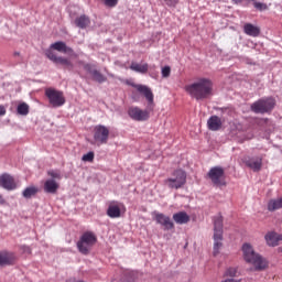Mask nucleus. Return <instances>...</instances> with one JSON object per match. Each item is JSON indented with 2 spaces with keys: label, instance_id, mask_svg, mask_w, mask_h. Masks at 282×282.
Masks as SVG:
<instances>
[{
  "label": "nucleus",
  "instance_id": "0eeeda50",
  "mask_svg": "<svg viewBox=\"0 0 282 282\" xmlns=\"http://www.w3.org/2000/svg\"><path fill=\"white\" fill-rule=\"evenodd\" d=\"M45 96L48 98V102L52 107H63V105H65V96H63V91L61 90L47 88Z\"/></svg>",
  "mask_w": 282,
  "mask_h": 282
},
{
  "label": "nucleus",
  "instance_id": "f704fd0d",
  "mask_svg": "<svg viewBox=\"0 0 282 282\" xmlns=\"http://www.w3.org/2000/svg\"><path fill=\"white\" fill-rule=\"evenodd\" d=\"M48 175H50V177H52V180H61L59 171L51 170V171H48Z\"/></svg>",
  "mask_w": 282,
  "mask_h": 282
},
{
  "label": "nucleus",
  "instance_id": "c85d7f7f",
  "mask_svg": "<svg viewBox=\"0 0 282 282\" xmlns=\"http://www.w3.org/2000/svg\"><path fill=\"white\" fill-rule=\"evenodd\" d=\"M282 208V197L276 199H271L268 204V210L271 213Z\"/></svg>",
  "mask_w": 282,
  "mask_h": 282
},
{
  "label": "nucleus",
  "instance_id": "9d476101",
  "mask_svg": "<svg viewBox=\"0 0 282 282\" xmlns=\"http://www.w3.org/2000/svg\"><path fill=\"white\" fill-rule=\"evenodd\" d=\"M132 87L139 91V94H142L144 98L148 100V109L149 111H153V91L151 88L144 85L140 84H133Z\"/></svg>",
  "mask_w": 282,
  "mask_h": 282
},
{
  "label": "nucleus",
  "instance_id": "412c9836",
  "mask_svg": "<svg viewBox=\"0 0 282 282\" xmlns=\"http://www.w3.org/2000/svg\"><path fill=\"white\" fill-rule=\"evenodd\" d=\"M173 219L175 224H178L180 226H184V224H188V221H191V216H188L186 212H178L173 215Z\"/></svg>",
  "mask_w": 282,
  "mask_h": 282
},
{
  "label": "nucleus",
  "instance_id": "4c0bfd02",
  "mask_svg": "<svg viewBox=\"0 0 282 282\" xmlns=\"http://www.w3.org/2000/svg\"><path fill=\"white\" fill-rule=\"evenodd\" d=\"M0 116H6V107L0 106Z\"/></svg>",
  "mask_w": 282,
  "mask_h": 282
},
{
  "label": "nucleus",
  "instance_id": "473e14b6",
  "mask_svg": "<svg viewBox=\"0 0 282 282\" xmlns=\"http://www.w3.org/2000/svg\"><path fill=\"white\" fill-rule=\"evenodd\" d=\"M95 154L94 152H88L83 155L82 160L83 162H94Z\"/></svg>",
  "mask_w": 282,
  "mask_h": 282
},
{
  "label": "nucleus",
  "instance_id": "39448f33",
  "mask_svg": "<svg viewBox=\"0 0 282 282\" xmlns=\"http://www.w3.org/2000/svg\"><path fill=\"white\" fill-rule=\"evenodd\" d=\"M274 105H276L274 98H262L251 105V111L253 113H268L274 109Z\"/></svg>",
  "mask_w": 282,
  "mask_h": 282
},
{
  "label": "nucleus",
  "instance_id": "cd10ccee",
  "mask_svg": "<svg viewBox=\"0 0 282 282\" xmlns=\"http://www.w3.org/2000/svg\"><path fill=\"white\" fill-rule=\"evenodd\" d=\"M108 217H111V219H117L120 217V207L118 205H110L107 209Z\"/></svg>",
  "mask_w": 282,
  "mask_h": 282
},
{
  "label": "nucleus",
  "instance_id": "aec40b11",
  "mask_svg": "<svg viewBox=\"0 0 282 282\" xmlns=\"http://www.w3.org/2000/svg\"><path fill=\"white\" fill-rule=\"evenodd\" d=\"M214 235L216 237L224 235V217L221 215L214 217Z\"/></svg>",
  "mask_w": 282,
  "mask_h": 282
},
{
  "label": "nucleus",
  "instance_id": "1a4fd4ad",
  "mask_svg": "<svg viewBox=\"0 0 282 282\" xmlns=\"http://www.w3.org/2000/svg\"><path fill=\"white\" fill-rule=\"evenodd\" d=\"M243 164L253 171L254 173H259L261 167L263 166V159L261 156H245L242 159Z\"/></svg>",
  "mask_w": 282,
  "mask_h": 282
},
{
  "label": "nucleus",
  "instance_id": "f257e3e1",
  "mask_svg": "<svg viewBox=\"0 0 282 282\" xmlns=\"http://www.w3.org/2000/svg\"><path fill=\"white\" fill-rule=\"evenodd\" d=\"M187 94L196 100H206L213 96V82L208 78H199L195 83L185 87Z\"/></svg>",
  "mask_w": 282,
  "mask_h": 282
},
{
  "label": "nucleus",
  "instance_id": "9b49d317",
  "mask_svg": "<svg viewBox=\"0 0 282 282\" xmlns=\"http://www.w3.org/2000/svg\"><path fill=\"white\" fill-rule=\"evenodd\" d=\"M94 140L98 142V144H107L109 142V128L105 126L95 127Z\"/></svg>",
  "mask_w": 282,
  "mask_h": 282
},
{
  "label": "nucleus",
  "instance_id": "ea45409f",
  "mask_svg": "<svg viewBox=\"0 0 282 282\" xmlns=\"http://www.w3.org/2000/svg\"><path fill=\"white\" fill-rule=\"evenodd\" d=\"M14 54H15V56H19V53L15 52Z\"/></svg>",
  "mask_w": 282,
  "mask_h": 282
},
{
  "label": "nucleus",
  "instance_id": "2f4dec72",
  "mask_svg": "<svg viewBox=\"0 0 282 282\" xmlns=\"http://www.w3.org/2000/svg\"><path fill=\"white\" fill-rule=\"evenodd\" d=\"M224 276H231V278L237 276V268H235V267L228 268V269L225 271Z\"/></svg>",
  "mask_w": 282,
  "mask_h": 282
},
{
  "label": "nucleus",
  "instance_id": "20e7f679",
  "mask_svg": "<svg viewBox=\"0 0 282 282\" xmlns=\"http://www.w3.org/2000/svg\"><path fill=\"white\" fill-rule=\"evenodd\" d=\"M164 184L167 188H174L175 191L182 188L186 184V172L183 170L174 171L172 176L164 181Z\"/></svg>",
  "mask_w": 282,
  "mask_h": 282
},
{
  "label": "nucleus",
  "instance_id": "a878e982",
  "mask_svg": "<svg viewBox=\"0 0 282 282\" xmlns=\"http://www.w3.org/2000/svg\"><path fill=\"white\" fill-rule=\"evenodd\" d=\"M90 20L87 15H80L79 18H76L75 24L77 28H80L82 30H85V28H88Z\"/></svg>",
  "mask_w": 282,
  "mask_h": 282
},
{
  "label": "nucleus",
  "instance_id": "4468645a",
  "mask_svg": "<svg viewBox=\"0 0 282 282\" xmlns=\"http://www.w3.org/2000/svg\"><path fill=\"white\" fill-rule=\"evenodd\" d=\"M84 69L93 76V80H95L96 83H107V77L102 75L100 70L94 68V66L86 64L84 66Z\"/></svg>",
  "mask_w": 282,
  "mask_h": 282
},
{
  "label": "nucleus",
  "instance_id": "e433bc0d",
  "mask_svg": "<svg viewBox=\"0 0 282 282\" xmlns=\"http://www.w3.org/2000/svg\"><path fill=\"white\" fill-rule=\"evenodd\" d=\"M121 282H134V280L133 276L130 275L129 278H123Z\"/></svg>",
  "mask_w": 282,
  "mask_h": 282
},
{
  "label": "nucleus",
  "instance_id": "4be33fe9",
  "mask_svg": "<svg viewBox=\"0 0 282 282\" xmlns=\"http://www.w3.org/2000/svg\"><path fill=\"white\" fill-rule=\"evenodd\" d=\"M58 183H56L54 178L46 180L44 183V191L51 195H54L56 191H58Z\"/></svg>",
  "mask_w": 282,
  "mask_h": 282
},
{
  "label": "nucleus",
  "instance_id": "58836bf2",
  "mask_svg": "<svg viewBox=\"0 0 282 282\" xmlns=\"http://www.w3.org/2000/svg\"><path fill=\"white\" fill-rule=\"evenodd\" d=\"M0 204H1V205L6 204V200L3 199L2 196H0Z\"/></svg>",
  "mask_w": 282,
  "mask_h": 282
},
{
  "label": "nucleus",
  "instance_id": "bb28decb",
  "mask_svg": "<svg viewBox=\"0 0 282 282\" xmlns=\"http://www.w3.org/2000/svg\"><path fill=\"white\" fill-rule=\"evenodd\" d=\"M221 241H224V235H220V237H216V235H214V257H217V254H219V250H221Z\"/></svg>",
  "mask_w": 282,
  "mask_h": 282
},
{
  "label": "nucleus",
  "instance_id": "6e6552de",
  "mask_svg": "<svg viewBox=\"0 0 282 282\" xmlns=\"http://www.w3.org/2000/svg\"><path fill=\"white\" fill-rule=\"evenodd\" d=\"M45 56L48 61H52L55 65H63L66 67V69H74V64L69 58L63 57V56H56V53L52 50H47L45 52Z\"/></svg>",
  "mask_w": 282,
  "mask_h": 282
},
{
  "label": "nucleus",
  "instance_id": "b1692460",
  "mask_svg": "<svg viewBox=\"0 0 282 282\" xmlns=\"http://www.w3.org/2000/svg\"><path fill=\"white\" fill-rule=\"evenodd\" d=\"M130 69L138 72V74H147L149 72V64L132 63Z\"/></svg>",
  "mask_w": 282,
  "mask_h": 282
},
{
  "label": "nucleus",
  "instance_id": "f3484780",
  "mask_svg": "<svg viewBox=\"0 0 282 282\" xmlns=\"http://www.w3.org/2000/svg\"><path fill=\"white\" fill-rule=\"evenodd\" d=\"M268 246H271L274 248L275 246H279V242L282 241V235L276 234L274 231H270L264 237Z\"/></svg>",
  "mask_w": 282,
  "mask_h": 282
},
{
  "label": "nucleus",
  "instance_id": "423d86ee",
  "mask_svg": "<svg viewBox=\"0 0 282 282\" xmlns=\"http://www.w3.org/2000/svg\"><path fill=\"white\" fill-rule=\"evenodd\" d=\"M208 177L214 186H226V172L221 166H214L208 172Z\"/></svg>",
  "mask_w": 282,
  "mask_h": 282
},
{
  "label": "nucleus",
  "instance_id": "7c9ffc66",
  "mask_svg": "<svg viewBox=\"0 0 282 282\" xmlns=\"http://www.w3.org/2000/svg\"><path fill=\"white\" fill-rule=\"evenodd\" d=\"M253 3V8H256V10H259L260 12H263V10L268 9V4L263 3V2H258L257 0L252 1Z\"/></svg>",
  "mask_w": 282,
  "mask_h": 282
},
{
  "label": "nucleus",
  "instance_id": "2eb2a0df",
  "mask_svg": "<svg viewBox=\"0 0 282 282\" xmlns=\"http://www.w3.org/2000/svg\"><path fill=\"white\" fill-rule=\"evenodd\" d=\"M0 186L7 191H14L17 188V183H14V177L9 174L0 176Z\"/></svg>",
  "mask_w": 282,
  "mask_h": 282
},
{
  "label": "nucleus",
  "instance_id": "c756f323",
  "mask_svg": "<svg viewBox=\"0 0 282 282\" xmlns=\"http://www.w3.org/2000/svg\"><path fill=\"white\" fill-rule=\"evenodd\" d=\"M17 111L19 116H28L30 113V106L25 102H22L18 106Z\"/></svg>",
  "mask_w": 282,
  "mask_h": 282
},
{
  "label": "nucleus",
  "instance_id": "6ab92c4d",
  "mask_svg": "<svg viewBox=\"0 0 282 282\" xmlns=\"http://www.w3.org/2000/svg\"><path fill=\"white\" fill-rule=\"evenodd\" d=\"M221 124H224V121H221V118L218 116H212L207 120V127L209 131H219V129H221Z\"/></svg>",
  "mask_w": 282,
  "mask_h": 282
},
{
  "label": "nucleus",
  "instance_id": "7ed1b4c3",
  "mask_svg": "<svg viewBox=\"0 0 282 282\" xmlns=\"http://www.w3.org/2000/svg\"><path fill=\"white\" fill-rule=\"evenodd\" d=\"M96 241H98V238L94 231H85L77 241V250H79L80 254H89L94 246H96Z\"/></svg>",
  "mask_w": 282,
  "mask_h": 282
},
{
  "label": "nucleus",
  "instance_id": "a211bd4d",
  "mask_svg": "<svg viewBox=\"0 0 282 282\" xmlns=\"http://www.w3.org/2000/svg\"><path fill=\"white\" fill-rule=\"evenodd\" d=\"M12 263H14V253L0 251V268H4V265H12Z\"/></svg>",
  "mask_w": 282,
  "mask_h": 282
},
{
  "label": "nucleus",
  "instance_id": "f8f14e48",
  "mask_svg": "<svg viewBox=\"0 0 282 282\" xmlns=\"http://www.w3.org/2000/svg\"><path fill=\"white\" fill-rule=\"evenodd\" d=\"M128 116L137 122H144V120H149V111L142 110L139 107L129 108Z\"/></svg>",
  "mask_w": 282,
  "mask_h": 282
},
{
  "label": "nucleus",
  "instance_id": "f03ea898",
  "mask_svg": "<svg viewBox=\"0 0 282 282\" xmlns=\"http://www.w3.org/2000/svg\"><path fill=\"white\" fill-rule=\"evenodd\" d=\"M242 252L245 261L253 265L256 271L261 272L268 268V260L262 258L261 254L254 252L252 245L245 243L242 246Z\"/></svg>",
  "mask_w": 282,
  "mask_h": 282
},
{
  "label": "nucleus",
  "instance_id": "393cba45",
  "mask_svg": "<svg viewBox=\"0 0 282 282\" xmlns=\"http://www.w3.org/2000/svg\"><path fill=\"white\" fill-rule=\"evenodd\" d=\"M39 193V187L36 186H29L22 192V196L24 199H32Z\"/></svg>",
  "mask_w": 282,
  "mask_h": 282
},
{
  "label": "nucleus",
  "instance_id": "dca6fc26",
  "mask_svg": "<svg viewBox=\"0 0 282 282\" xmlns=\"http://www.w3.org/2000/svg\"><path fill=\"white\" fill-rule=\"evenodd\" d=\"M51 50H55L56 52H61L62 54H68V56H74V50L67 46L65 42L59 41L51 44Z\"/></svg>",
  "mask_w": 282,
  "mask_h": 282
},
{
  "label": "nucleus",
  "instance_id": "c9c22d12",
  "mask_svg": "<svg viewBox=\"0 0 282 282\" xmlns=\"http://www.w3.org/2000/svg\"><path fill=\"white\" fill-rule=\"evenodd\" d=\"M105 6L108 8H116L118 6V0H102Z\"/></svg>",
  "mask_w": 282,
  "mask_h": 282
},
{
  "label": "nucleus",
  "instance_id": "5701e85b",
  "mask_svg": "<svg viewBox=\"0 0 282 282\" xmlns=\"http://www.w3.org/2000/svg\"><path fill=\"white\" fill-rule=\"evenodd\" d=\"M243 32L245 34H247L248 36H259V34H261V29H259L258 26H256L254 24L251 23H247L243 26Z\"/></svg>",
  "mask_w": 282,
  "mask_h": 282
},
{
  "label": "nucleus",
  "instance_id": "72a5a7b5",
  "mask_svg": "<svg viewBox=\"0 0 282 282\" xmlns=\"http://www.w3.org/2000/svg\"><path fill=\"white\" fill-rule=\"evenodd\" d=\"M161 74L163 78H169V76H171V66H164Z\"/></svg>",
  "mask_w": 282,
  "mask_h": 282
},
{
  "label": "nucleus",
  "instance_id": "ddd939ff",
  "mask_svg": "<svg viewBox=\"0 0 282 282\" xmlns=\"http://www.w3.org/2000/svg\"><path fill=\"white\" fill-rule=\"evenodd\" d=\"M153 215L156 224H160V226H162L164 230H173V228H175L173 221H171V217L164 214H160L158 212H154Z\"/></svg>",
  "mask_w": 282,
  "mask_h": 282
}]
</instances>
